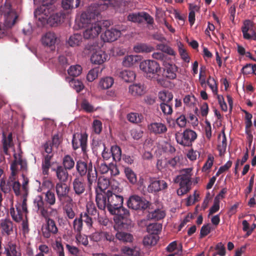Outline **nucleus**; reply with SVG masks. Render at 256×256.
I'll return each mask as SVG.
<instances>
[{"instance_id":"39","label":"nucleus","mask_w":256,"mask_h":256,"mask_svg":"<svg viewBox=\"0 0 256 256\" xmlns=\"http://www.w3.org/2000/svg\"><path fill=\"white\" fill-rule=\"evenodd\" d=\"M82 36L80 34H74L71 36L68 40V44L72 47L78 46L82 42Z\"/></svg>"},{"instance_id":"5","label":"nucleus","mask_w":256,"mask_h":256,"mask_svg":"<svg viewBox=\"0 0 256 256\" xmlns=\"http://www.w3.org/2000/svg\"><path fill=\"white\" fill-rule=\"evenodd\" d=\"M35 208L38 213L42 216L48 217L50 209H54L51 206L56 203V196L54 192L50 190L44 194V198L42 196H37L34 200Z\"/></svg>"},{"instance_id":"38","label":"nucleus","mask_w":256,"mask_h":256,"mask_svg":"<svg viewBox=\"0 0 256 256\" xmlns=\"http://www.w3.org/2000/svg\"><path fill=\"white\" fill-rule=\"evenodd\" d=\"M114 83V79L110 76H106L100 79L98 86L102 90H106L112 87Z\"/></svg>"},{"instance_id":"3","label":"nucleus","mask_w":256,"mask_h":256,"mask_svg":"<svg viewBox=\"0 0 256 256\" xmlns=\"http://www.w3.org/2000/svg\"><path fill=\"white\" fill-rule=\"evenodd\" d=\"M34 0L42 2V4L35 12V14L40 16L39 20L42 18L52 26H55L64 18L62 13L52 14L54 10V6L52 3L46 2L45 0Z\"/></svg>"},{"instance_id":"54","label":"nucleus","mask_w":256,"mask_h":256,"mask_svg":"<svg viewBox=\"0 0 256 256\" xmlns=\"http://www.w3.org/2000/svg\"><path fill=\"white\" fill-rule=\"evenodd\" d=\"M148 191L149 192H156L160 191L158 180L152 181L148 187Z\"/></svg>"},{"instance_id":"42","label":"nucleus","mask_w":256,"mask_h":256,"mask_svg":"<svg viewBox=\"0 0 256 256\" xmlns=\"http://www.w3.org/2000/svg\"><path fill=\"white\" fill-rule=\"evenodd\" d=\"M158 98L165 103H170L173 98V94L168 90L160 92L158 94Z\"/></svg>"},{"instance_id":"30","label":"nucleus","mask_w":256,"mask_h":256,"mask_svg":"<svg viewBox=\"0 0 256 256\" xmlns=\"http://www.w3.org/2000/svg\"><path fill=\"white\" fill-rule=\"evenodd\" d=\"M166 216L165 211L160 208H156L154 211L149 212L148 214V219L158 220L164 218Z\"/></svg>"},{"instance_id":"17","label":"nucleus","mask_w":256,"mask_h":256,"mask_svg":"<svg viewBox=\"0 0 256 256\" xmlns=\"http://www.w3.org/2000/svg\"><path fill=\"white\" fill-rule=\"evenodd\" d=\"M121 32L116 28L107 30L102 36L104 42H112L116 40L120 36Z\"/></svg>"},{"instance_id":"25","label":"nucleus","mask_w":256,"mask_h":256,"mask_svg":"<svg viewBox=\"0 0 256 256\" xmlns=\"http://www.w3.org/2000/svg\"><path fill=\"white\" fill-rule=\"evenodd\" d=\"M140 60V56L137 55H128L125 56L122 60V64L124 67L130 68Z\"/></svg>"},{"instance_id":"2","label":"nucleus","mask_w":256,"mask_h":256,"mask_svg":"<svg viewBox=\"0 0 256 256\" xmlns=\"http://www.w3.org/2000/svg\"><path fill=\"white\" fill-rule=\"evenodd\" d=\"M100 10L96 4H91L87 10L82 14L78 24L79 28H87L84 32V38L86 39L94 38L98 36L101 32L100 22H95L96 18L98 20Z\"/></svg>"},{"instance_id":"24","label":"nucleus","mask_w":256,"mask_h":256,"mask_svg":"<svg viewBox=\"0 0 256 256\" xmlns=\"http://www.w3.org/2000/svg\"><path fill=\"white\" fill-rule=\"evenodd\" d=\"M4 254L6 256H22V254L16 244L12 242H8L4 247Z\"/></svg>"},{"instance_id":"57","label":"nucleus","mask_w":256,"mask_h":256,"mask_svg":"<svg viewBox=\"0 0 256 256\" xmlns=\"http://www.w3.org/2000/svg\"><path fill=\"white\" fill-rule=\"evenodd\" d=\"M88 215L92 216H98L99 214L95 206L93 204H90L86 206V212Z\"/></svg>"},{"instance_id":"63","label":"nucleus","mask_w":256,"mask_h":256,"mask_svg":"<svg viewBox=\"0 0 256 256\" xmlns=\"http://www.w3.org/2000/svg\"><path fill=\"white\" fill-rule=\"evenodd\" d=\"M51 166L50 162L49 161L46 160H42V174L44 175H48L49 169Z\"/></svg>"},{"instance_id":"21","label":"nucleus","mask_w":256,"mask_h":256,"mask_svg":"<svg viewBox=\"0 0 256 256\" xmlns=\"http://www.w3.org/2000/svg\"><path fill=\"white\" fill-rule=\"evenodd\" d=\"M108 57L107 54L104 52L100 50L92 54L90 60L93 64H101L106 60Z\"/></svg>"},{"instance_id":"29","label":"nucleus","mask_w":256,"mask_h":256,"mask_svg":"<svg viewBox=\"0 0 256 256\" xmlns=\"http://www.w3.org/2000/svg\"><path fill=\"white\" fill-rule=\"evenodd\" d=\"M94 148L97 152L102 151V155L104 160H108L112 156L111 151L106 148L105 144L103 142L98 143Z\"/></svg>"},{"instance_id":"58","label":"nucleus","mask_w":256,"mask_h":256,"mask_svg":"<svg viewBox=\"0 0 256 256\" xmlns=\"http://www.w3.org/2000/svg\"><path fill=\"white\" fill-rule=\"evenodd\" d=\"M92 128L96 134H100L102 130V122L100 120H94L92 124Z\"/></svg>"},{"instance_id":"8","label":"nucleus","mask_w":256,"mask_h":256,"mask_svg":"<svg viewBox=\"0 0 256 256\" xmlns=\"http://www.w3.org/2000/svg\"><path fill=\"white\" fill-rule=\"evenodd\" d=\"M176 142L184 146H191L197 138L196 133L189 128L185 130L183 132H177L175 134Z\"/></svg>"},{"instance_id":"60","label":"nucleus","mask_w":256,"mask_h":256,"mask_svg":"<svg viewBox=\"0 0 256 256\" xmlns=\"http://www.w3.org/2000/svg\"><path fill=\"white\" fill-rule=\"evenodd\" d=\"M179 161L180 158L179 156H176L170 160H166L165 162V164H167V167L170 166L173 168H176Z\"/></svg>"},{"instance_id":"41","label":"nucleus","mask_w":256,"mask_h":256,"mask_svg":"<svg viewBox=\"0 0 256 256\" xmlns=\"http://www.w3.org/2000/svg\"><path fill=\"white\" fill-rule=\"evenodd\" d=\"M158 236L154 234H148L145 236L143 240V244L145 246H154L156 244Z\"/></svg>"},{"instance_id":"31","label":"nucleus","mask_w":256,"mask_h":256,"mask_svg":"<svg viewBox=\"0 0 256 256\" xmlns=\"http://www.w3.org/2000/svg\"><path fill=\"white\" fill-rule=\"evenodd\" d=\"M118 232L116 233V239L118 240L120 242L126 243V242H132L134 237L133 236L126 232L120 231L119 230H116Z\"/></svg>"},{"instance_id":"4","label":"nucleus","mask_w":256,"mask_h":256,"mask_svg":"<svg viewBox=\"0 0 256 256\" xmlns=\"http://www.w3.org/2000/svg\"><path fill=\"white\" fill-rule=\"evenodd\" d=\"M0 14L4 17V23H0V38H2L8 34L10 29L14 25L18 15L7 1L0 6Z\"/></svg>"},{"instance_id":"40","label":"nucleus","mask_w":256,"mask_h":256,"mask_svg":"<svg viewBox=\"0 0 256 256\" xmlns=\"http://www.w3.org/2000/svg\"><path fill=\"white\" fill-rule=\"evenodd\" d=\"M154 50V48L145 44H140L135 46L134 50L136 52H150Z\"/></svg>"},{"instance_id":"47","label":"nucleus","mask_w":256,"mask_h":256,"mask_svg":"<svg viewBox=\"0 0 256 256\" xmlns=\"http://www.w3.org/2000/svg\"><path fill=\"white\" fill-rule=\"evenodd\" d=\"M214 94H217L218 91V84L216 80L214 78L209 76L206 82Z\"/></svg>"},{"instance_id":"52","label":"nucleus","mask_w":256,"mask_h":256,"mask_svg":"<svg viewBox=\"0 0 256 256\" xmlns=\"http://www.w3.org/2000/svg\"><path fill=\"white\" fill-rule=\"evenodd\" d=\"M80 217L81 218L82 222H85L88 228L92 227L93 224L92 218L87 212L81 213Z\"/></svg>"},{"instance_id":"27","label":"nucleus","mask_w":256,"mask_h":256,"mask_svg":"<svg viewBox=\"0 0 256 256\" xmlns=\"http://www.w3.org/2000/svg\"><path fill=\"white\" fill-rule=\"evenodd\" d=\"M129 92L133 96H140L144 94L146 90L143 84H136L129 86Z\"/></svg>"},{"instance_id":"37","label":"nucleus","mask_w":256,"mask_h":256,"mask_svg":"<svg viewBox=\"0 0 256 256\" xmlns=\"http://www.w3.org/2000/svg\"><path fill=\"white\" fill-rule=\"evenodd\" d=\"M62 166L68 170H72L75 165L74 158L70 154L64 156L62 160Z\"/></svg>"},{"instance_id":"13","label":"nucleus","mask_w":256,"mask_h":256,"mask_svg":"<svg viewBox=\"0 0 256 256\" xmlns=\"http://www.w3.org/2000/svg\"><path fill=\"white\" fill-rule=\"evenodd\" d=\"M54 188L58 200L61 203L64 204L67 198H70L68 196L70 188L66 182H58L56 183Z\"/></svg>"},{"instance_id":"28","label":"nucleus","mask_w":256,"mask_h":256,"mask_svg":"<svg viewBox=\"0 0 256 256\" xmlns=\"http://www.w3.org/2000/svg\"><path fill=\"white\" fill-rule=\"evenodd\" d=\"M166 68V76L170 80H174L176 78V72L178 68L175 64H170L168 62L166 65L164 66Z\"/></svg>"},{"instance_id":"62","label":"nucleus","mask_w":256,"mask_h":256,"mask_svg":"<svg viewBox=\"0 0 256 256\" xmlns=\"http://www.w3.org/2000/svg\"><path fill=\"white\" fill-rule=\"evenodd\" d=\"M103 232H96L91 234L90 238L92 240L98 242L103 240Z\"/></svg>"},{"instance_id":"48","label":"nucleus","mask_w":256,"mask_h":256,"mask_svg":"<svg viewBox=\"0 0 256 256\" xmlns=\"http://www.w3.org/2000/svg\"><path fill=\"white\" fill-rule=\"evenodd\" d=\"M82 68L80 65L72 66L68 70V74L70 76H78L82 72Z\"/></svg>"},{"instance_id":"46","label":"nucleus","mask_w":256,"mask_h":256,"mask_svg":"<svg viewBox=\"0 0 256 256\" xmlns=\"http://www.w3.org/2000/svg\"><path fill=\"white\" fill-rule=\"evenodd\" d=\"M64 211L66 217L69 219L72 220L75 217V210L72 204H66L64 208Z\"/></svg>"},{"instance_id":"34","label":"nucleus","mask_w":256,"mask_h":256,"mask_svg":"<svg viewBox=\"0 0 256 256\" xmlns=\"http://www.w3.org/2000/svg\"><path fill=\"white\" fill-rule=\"evenodd\" d=\"M118 76L124 82H132L136 78L134 72L130 70H122L120 72Z\"/></svg>"},{"instance_id":"6","label":"nucleus","mask_w":256,"mask_h":256,"mask_svg":"<svg viewBox=\"0 0 256 256\" xmlns=\"http://www.w3.org/2000/svg\"><path fill=\"white\" fill-rule=\"evenodd\" d=\"M76 170L81 178L87 176L88 186L91 187L94 182H96L98 178L97 170L93 167L92 162L88 163L82 160H79L76 162Z\"/></svg>"},{"instance_id":"9","label":"nucleus","mask_w":256,"mask_h":256,"mask_svg":"<svg viewBox=\"0 0 256 256\" xmlns=\"http://www.w3.org/2000/svg\"><path fill=\"white\" fill-rule=\"evenodd\" d=\"M126 204L129 208L136 210H144L149 208L150 205L148 201L136 194L130 196Z\"/></svg>"},{"instance_id":"43","label":"nucleus","mask_w":256,"mask_h":256,"mask_svg":"<svg viewBox=\"0 0 256 256\" xmlns=\"http://www.w3.org/2000/svg\"><path fill=\"white\" fill-rule=\"evenodd\" d=\"M110 151L113 160L119 162L122 157V150L120 147L116 145L112 146H111Z\"/></svg>"},{"instance_id":"11","label":"nucleus","mask_w":256,"mask_h":256,"mask_svg":"<svg viewBox=\"0 0 256 256\" xmlns=\"http://www.w3.org/2000/svg\"><path fill=\"white\" fill-rule=\"evenodd\" d=\"M88 137L86 134L74 133L72 136V149L76 150L81 148L84 154H86L88 152Z\"/></svg>"},{"instance_id":"45","label":"nucleus","mask_w":256,"mask_h":256,"mask_svg":"<svg viewBox=\"0 0 256 256\" xmlns=\"http://www.w3.org/2000/svg\"><path fill=\"white\" fill-rule=\"evenodd\" d=\"M102 69L100 68L99 67L95 68L89 71L87 74L86 78L88 81L92 82L96 79L99 73L101 72Z\"/></svg>"},{"instance_id":"55","label":"nucleus","mask_w":256,"mask_h":256,"mask_svg":"<svg viewBox=\"0 0 256 256\" xmlns=\"http://www.w3.org/2000/svg\"><path fill=\"white\" fill-rule=\"evenodd\" d=\"M142 12L138 14H130L128 16V20L130 21L141 23L142 22Z\"/></svg>"},{"instance_id":"14","label":"nucleus","mask_w":256,"mask_h":256,"mask_svg":"<svg viewBox=\"0 0 256 256\" xmlns=\"http://www.w3.org/2000/svg\"><path fill=\"white\" fill-rule=\"evenodd\" d=\"M116 215L114 220L116 224L114 226V228L116 230H120L128 228V226L130 224V220L128 218L130 216V212L128 215L122 214H114Z\"/></svg>"},{"instance_id":"64","label":"nucleus","mask_w":256,"mask_h":256,"mask_svg":"<svg viewBox=\"0 0 256 256\" xmlns=\"http://www.w3.org/2000/svg\"><path fill=\"white\" fill-rule=\"evenodd\" d=\"M76 238L80 243L84 246H86L88 244V238L85 235L82 236L80 233H77Z\"/></svg>"},{"instance_id":"22","label":"nucleus","mask_w":256,"mask_h":256,"mask_svg":"<svg viewBox=\"0 0 256 256\" xmlns=\"http://www.w3.org/2000/svg\"><path fill=\"white\" fill-rule=\"evenodd\" d=\"M0 226L2 234L9 236L13 233L14 224L10 219L2 220Z\"/></svg>"},{"instance_id":"7","label":"nucleus","mask_w":256,"mask_h":256,"mask_svg":"<svg viewBox=\"0 0 256 256\" xmlns=\"http://www.w3.org/2000/svg\"><path fill=\"white\" fill-rule=\"evenodd\" d=\"M192 171L190 168L184 169L180 171V174L174 179V183H179L180 188L177 190L178 196H183L190 190Z\"/></svg>"},{"instance_id":"18","label":"nucleus","mask_w":256,"mask_h":256,"mask_svg":"<svg viewBox=\"0 0 256 256\" xmlns=\"http://www.w3.org/2000/svg\"><path fill=\"white\" fill-rule=\"evenodd\" d=\"M52 170L56 172V176L59 182H66L68 180V173L67 169L61 165H58L56 168H52Z\"/></svg>"},{"instance_id":"23","label":"nucleus","mask_w":256,"mask_h":256,"mask_svg":"<svg viewBox=\"0 0 256 256\" xmlns=\"http://www.w3.org/2000/svg\"><path fill=\"white\" fill-rule=\"evenodd\" d=\"M110 185L108 180L105 178H99L98 182V188L96 190V196L98 197V194L102 192H106L108 190H112V188H108V186Z\"/></svg>"},{"instance_id":"56","label":"nucleus","mask_w":256,"mask_h":256,"mask_svg":"<svg viewBox=\"0 0 256 256\" xmlns=\"http://www.w3.org/2000/svg\"><path fill=\"white\" fill-rule=\"evenodd\" d=\"M128 120L133 123H139L141 122L142 116L137 113H130L128 115Z\"/></svg>"},{"instance_id":"49","label":"nucleus","mask_w":256,"mask_h":256,"mask_svg":"<svg viewBox=\"0 0 256 256\" xmlns=\"http://www.w3.org/2000/svg\"><path fill=\"white\" fill-rule=\"evenodd\" d=\"M156 48L168 54L171 56L175 55V52L174 50L166 44H158L156 45Z\"/></svg>"},{"instance_id":"50","label":"nucleus","mask_w":256,"mask_h":256,"mask_svg":"<svg viewBox=\"0 0 256 256\" xmlns=\"http://www.w3.org/2000/svg\"><path fill=\"white\" fill-rule=\"evenodd\" d=\"M160 108L164 115H170L172 113V104L170 103L162 102L160 104Z\"/></svg>"},{"instance_id":"10","label":"nucleus","mask_w":256,"mask_h":256,"mask_svg":"<svg viewBox=\"0 0 256 256\" xmlns=\"http://www.w3.org/2000/svg\"><path fill=\"white\" fill-rule=\"evenodd\" d=\"M48 217L42 216L46 219V227L44 230H42V235L45 238H49L51 234H55L58 232V228L54 220L50 218V216H54L58 214L56 209H50Z\"/></svg>"},{"instance_id":"33","label":"nucleus","mask_w":256,"mask_h":256,"mask_svg":"<svg viewBox=\"0 0 256 256\" xmlns=\"http://www.w3.org/2000/svg\"><path fill=\"white\" fill-rule=\"evenodd\" d=\"M16 210H15L14 207L10 208V212L13 220L18 222H20L22 220V210L20 206H18L17 205H16Z\"/></svg>"},{"instance_id":"53","label":"nucleus","mask_w":256,"mask_h":256,"mask_svg":"<svg viewBox=\"0 0 256 256\" xmlns=\"http://www.w3.org/2000/svg\"><path fill=\"white\" fill-rule=\"evenodd\" d=\"M83 222L80 217L76 218L73 222V228L76 232L80 233L82 229Z\"/></svg>"},{"instance_id":"35","label":"nucleus","mask_w":256,"mask_h":256,"mask_svg":"<svg viewBox=\"0 0 256 256\" xmlns=\"http://www.w3.org/2000/svg\"><path fill=\"white\" fill-rule=\"evenodd\" d=\"M124 173L126 177L132 184H135L138 182L137 176L134 171L129 167L124 168Z\"/></svg>"},{"instance_id":"26","label":"nucleus","mask_w":256,"mask_h":256,"mask_svg":"<svg viewBox=\"0 0 256 256\" xmlns=\"http://www.w3.org/2000/svg\"><path fill=\"white\" fill-rule=\"evenodd\" d=\"M12 134V132L8 134V136L3 134L2 135V150L4 152L8 155V150L13 146Z\"/></svg>"},{"instance_id":"16","label":"nucleus","mask_w":256,"mask_h":256,"mask_svg":"<svg viewBox=\"0 0 256 256\" xmlns=\"http://www.w3.org/2000/svg\"><path fill=\"white\" fill-rule=\"evenodd\" d=\"M250 21L246 20L242 28V31L244 39L256 40V33L253 28H250Z\"/></svg>"},{"instance_id":"51","label":"nucleus","mask_w":256,"mask_h":256,"mask_svg":"<svg viewBox=\"0 0 256 256\" xmlns=\"http://www.w3.org/2000/svg\"><path fill=\"white\" fill-rule=\"evenodd\" d=\"M226 138L224 132H223L222 141L218 146V149L220 156H222L226 152Z\"/></svg>"},{"instance_id":"32","label":"nucleus","mask_w":256,"mask_h":256,"mask_svg":"<svg viewBox=\"0 0 256 256\" xmlns=\"http://www.w3.org/2000/svg\"><path fill=\"white\" fill-rule=\"evenodd\" d=\"M13 180L12 177H10L6 182L4 178H2L0 182V190L4 194L9 193L12 190Z\"/></svg>"},{"instance_id":"19","label":"nucleus","mask_w":256,"mask_h":256,"mask_svg":"<svg viewBox=\"0 0 256 256\" xmlns=\"http://www.w3.org/2000/svg\"><path fill=\"white\" fill-rule=\"evenodd\" d=\"M148 129L150 133L154 134H161L166 133L168 130L166 126L161 122H152L148 125Z\"/></svg>"},{"instance_id":"44","label":"nucleus","mask_w":256,"mask_h":256,"mask_svg":"<svg viewBox=\"0 0 256 256\" xmlns=\"http://www.w3.org/2000/svg\"><path fill=\"white\" fill-rule=\"evenodd\" d=\"M152 57L154 59L161 61L162 62V64L164 66L166 65L167 62L170 60V58L167 54H164L162 52H154L152 54Z\"/></svg>"},{"instance_id":"15","label":"nucleus","mask_w":256,"mask_h":256,"mask_svg":"<svg viewBox=\"0 0 256 256\" xmlns=\"http://www.w3.org/2000/svg\"><path fill=\"white\" fill-rule=\"evenodd\" d=\"M72 189L74 194L78 196L82 195L86 191V184L82 178L76 177L72 182Z\"/></svg>"},{"instance_id":"61","label":"nucleus","mask_w":256,"mask_h":256,"mask_svg":"<svg viewBox=\"0 0 256 256\" xmlns=\"http://www.w3.org/2000/svg\"><path fill=\"white\" fill-rule=\"evenodd\" d=\"M215 250L217 254L220 256H224L226 255V248L224 245L221 242H218L216 246Z\"/></svg>"},{"instance_id":"20","label":"nucleus","mask_w":256,"mask_h":256,"mask_svg":"<svg viewBox=\"0 0 256 256\" xmlns=\"http://www.w3.org/2000/svg\"><path fill=\"white\" fill-rule=\"evenodd\" d=\"M57 40L58 37L55 33L48 32L42 36V42L45 46L53 47L54 46Z\"/></svg>"},{"instance_id":"1","label":"nucleus","mask_w":256,"mask_h":256,"mask_svg":"<svg viewBox=\"0 0 256 256\" xmlns=\"http://www.w3.org/2000/svg\"><path fill=\"white\" fill-rule=\"evenodd\" d=\"M112 190L102 192L96 198V201L98 208L104 210L107 208L108 211L112 214H122L128 215V210L122 206L124 198L118 194L122 189L118 186H112Z\"/></svg>"},{"instance_id":"59","label":"nucleus","mask_w":256,"mask_h":256,"mask_svg":"<svg viewBox=\"0 0 256 256\" xmlns=\"http://www.w3.org/2000/svg\"><path fill=\"white\" fill-rule=\"evenodd\" d=\"M122 251L124 252L123 255L126 256H138V252L134 249L124 246L122 248Z\"/></svg>"},{"instance_id":"36","label":"nucleus","mask_w":256,"mask_h":256,"mask_svg":"<svg viewBox=\"0 0 256 256\" xmlns=\"http://www.w3.org/2000/svg\"><path fill=\"white\" fill-rule=\"evenodd\" d=\"M80 5V0H62V6L64 10H71L78 8Z\"/></svg>"},{"instance_id":"12","label":"nucleus","mask_w":256,"mask_h":256,"mask_svg":"<svg viewBox=\"0 0 256 256\" xmlns=\"http://www.w3.org/2000/svg\"><path fill=\"white\" fill-rule=\"evenodd\" d=\"M140 69L146 73L148 77L152 78L153 76L160 71V64L154 60H147L142 62L140 64Z\"/></svg>"}]
</instances>
